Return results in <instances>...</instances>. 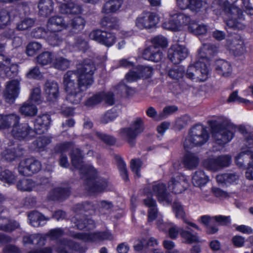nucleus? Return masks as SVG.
<instances>
[{
	"instance_id": "51",
	"label": "nucleus",
	"mask_w": 253,
	"mask_h": 253,
	"mask_svg": "<svg viewBox=\"0 0 253 253\" xmlns=\"http://www.w3.org/2000/svg\"><path fill=\"white\" fill-rule=\"evenodd\" d=\"M239 131L244 136L246 145L250 147H253V131H248L245 126H240L238 128Z\"/></svg>"
},
{
	"instance_id": "31",
	"label": "nucleus",
	"mask_w": 253,
	"mask_h": 253,
	"mask_svg": "<svg viewBox=\"0 0 253 253\" xmlns=\"http://www.w3.org/2000/svg\"><path fill=\"white\" fill-rule=\"evenodd\" d=\"M218 183L229 184L237 183L239 179V175L236 173H229L218 174L216 177Z\"/></svg>"
},
{
	"instance_id": "36",
	"label": "nucleus",
	"mask_w": 253,
	"mask_h": 253,
	"mask_svg": "<svg viewBox=\"0 0 253 253\" xmlns=\"http://www.w3.org/2000/svg\"><path fill=\"white\" fill-rule=\"evenodd\" d=\"M216 70L219 74L223 77L230 75L232 70L230 63L224 60H218L216 61Z\"/></svg>"
},
{
	"instance_id": "64",
	"label": "nucleus",
	"mask_w": 253,
	"mask_h": 253,
	"mask_svg": "<svg viewBox=\"0 0 253 253\" xmlns=\"http://www.w3.org/2000/svg\"><path fill=\"white\" fill-rule=\"evenodd\" d=\"M51 142L50 139L46 136L39 137L35 142L34 144L39 149H43Z\"/></svg>"
},
{
	"instance_id": "54",
	"label": "nucleus",
	"mask_w": 253,
	"mask_h": 253,
	"mask_svg": "<svg viewBox=\"0 0 253 253\" xmlns=\"http://www.w3.org/2000/svg\"><path fill=\"white\" fill-rule=\"evenodd\" d=\"M35 22L32 18H26L18 22L16 28L19 31L27 30L34 26Z\"/></svg>"
},
{
	"instance_id": "3",
	"label": "nucleus",
	"mask_w": 253,
	"mask_h": 253,
	"mask_svg": "<svg viewBox=\"0 0 253 253\" xmlns=\"http://www.w3.org/2000/svg\"><path fill=\"white\" fill-rule=\"evenodd\" d=\"M224 5V11L229 15V18L225 20L226 26L234 30H242L245 28V18L243 12L234 5L237 0H221Z\"/></svg>"
},
{
	"instance_id": "34",
	"label": "nucleus",
	"mask_w": 253,
	"mask_h": 253,
	"mask_svg": "<svg viewBox=\"0 0 253 253\" xmlns=\"http://www.w3.org/2000/svg\"><path fill=\"white\" fill-rule=\"evenodd\" d=\"M199 163V158L194 153H188L185 154L183 164L185 167L189 169L196 168Z\"/></svg>"
},
{
	"instance_id": "6",
	"label": "nucleus",
	"mask_w": 253,
	"mask_h": 253,
	"mask_svg": "<svg viewBox=\"0 0 253 253\" xmlns=\"http://www.w3.org/2000/svg\"><path fill=\"white\" fill-rule=\"evenodd\" d=\"M144 129L143 120L140 118H136L132 122L129 127H126L120 130L121 137L126 141L132 146L135 143L137 136L143 132Z\"/></svg>"
},
{
	"instance_id": "1",
	"label": "nucleus",
	"mask_w": 253,
	"mask_h": 253,
	"mask_svg": "<svg viewBox=\"0 0 253 253\" xmlns=\"http://www.w3.org/2000/svg\"><path fill=\"white\" fill-rule=\"evenodd\" d=\"M96 68L90 59L84 60L77 65L75 72L68 71L64 76L63 84L67 93L66 100L73 104H78L86 91L93 83V75Z\"/></svg>"
},
{
	"instance_id": "20",
	"label": "nucleus",
	"mask_w": 253,
	"mask_h": 253,
	"mask_svg": "<svg viewBox=\"0 0 253 253\" xmlns=\"http://www.w3.org/2000/svg\"><path fill=\"white\" fill-rule=\"evenodd\" d=\"M44 89L49 101H56L59 96V86L56 82L47 81L44 84Z\"/></svg>"
},
{
	"instance_id": "41",
	"label": "nucleus",
	"mask_w": 253,
	"mask_h": 253,
	"mask_svg": "<svg viewBox=\"0 0 253 253\" xmlns=\"http://www.w3.org/2000/svg\"><path fill=\"white\" fill-rule=\"evenodd\" d=\"M192 180L194 186L200 187L208 182L209 178L203 171L197 170L193 175Z\"/></svg>"
},
{
	"instance_id": "22",
	"label": "nucleus",
	"mask_w": 253,
	"mask_h": 253,
	"mask_svg": "<svg viewBox=\"0 0 253 253\" xmlns=\"http://www.w3.org/2000/svg\"><path fill=\"white\" fill-rule=\"evenodd\" d=\"M172 210L176 218L182 219L185 223L198 230H200L199 227L196 224L187 220L184 208L179 202L175 201L173 202Z\"/></svg>"
},
{
	"instance_id": "4",
	"label": "nucleus",
	"mask_w": 253,
	"mask_h": 253,
	"mask_svg": "<svg viewBox=\"0 0 253 253\" xmlns=\"http://www.w3.org/2000/svg\"><path fill=\"white\" fill-rule=\"evenodd\" d=\"M211 127L212 137L216 143L221 145L231 140L236 130L235 126L228 122L215 123Z\"/></svg>"
},
{
	"instance_id": "55",
	"label": "nucleus",
	"mask_w": 253,
	"mask_h": 253,
	"mask_svg": "<svg viewBox=\"0 0 253 253\" xmlns=\"http://www.w3.org/2000/svg\"><path fill=\"white\" fill-rule=\"evenodd\" d=\"M152 46H155L156 49L160 47H166L168 45V41L166 38L162 36H157L151 39Z\"/></svg>"
},
{
	"instance_id": "49",
	"label": "nucleus",
	"mask_w": 253,
	"mask_h": 253,
	"mask_svg": "<svg viewBox=\"0 0 253 253\" xmlns=\"http://www.w3.org/2000/svg\"><path fill=\"white\" fill-rule=\"evenodd\" d=\"M189 31L196 35L205 34L207 32V26L204 24L191 23L188 26Z\"/></svg>"
},
{
	"instance_id": "24",
	"label": "nucleus",
	"mask_w": 253,
	"mask_h": 253,
	"mask_svg": "<svg viewBox=\"0 0 253 253\" xmlns=\"http://www.w3.org/2000/svg\"><path fill=\"white\" fill-rule=\"evenodd\" d=\"M30 223L34 227H37L44 225L46 221L50 219L49 217L45 216L42 213L33 211L28 214Z\"/></svg>"
},
{
	"instance_id": "8",
	"label": "nucleus",
	"mask_w": 253,
	"mask_h": 253,
	"mask_svg": "<svg viewBox=\"0 0 253 253\" xmlns=\"http://www.w3.org/2000/svg\"><path fill=\"white\" fill-rule=\"evenodd\" d=\"M20 119L13 126L11 135L19 140H27L32 139L35 135V131L27 123H20Z\"/></svg>"
},
{
	"instance_id": "19",
	"label": "nucleus",
	"mask_w": 253,
	"mask_h": 253,
	"mask_svg": "<svg viewBox=\"0 0 253 253\" xmlns=\"http://www.w3.org/2000/svg\"><path fill=\"white\" fill-rule=\"evenodd\" d=\"M50 116L48 114H43L39 116L35 121V128L36 134H42L46 131L50 124Z\"/></svg>"
},
{
	"instance_id": "12",
	"label": "nucleus",
	"mask_w": 253,
	"mask_h": 253,
	"mask_svg": "<svg viewBox=\"0 0 253 253\" xmlns=\"http://www.w3.org/2000/svg\"><path fill=\"white\" fill-rule=\"evenodd\" d=\"M89 37L90 39L107 47L113 45L116 41V37L113 33L100 30L92 31Z\"/></svg>"
},
{
	"instance_id": "16",
	"label": "nucleus",
	"mask_w": 253,
	"mask_h": 253,
	"mask_svg": "<svg viewBox=\"0 0 253 253\" xmlns=\"http://www.w3.org/2000/svg\"><path fill=\"white\" fill-rule=\"evenodd\" d=\"M218 47L212 43H207L203 44L198 50V56L199 60L208 63V62L218 52Z\"/></svg>"
},
{
	"instance_id": "29",
	"label": "nucleus",
	"mask_w": 253,
	"mask_h": 253,
	"mask_svg": "<svg viewBox=\"0 0 253 253\" xmlns=\"http://www.w3.org/2000/svg\"><path fill=\"white\" fill-rule=\"evenodd\" d=\"M18 119H20V117L14 114L5 116L0 115V129L9 128L10 126L12 127Z\"/></svg>"
},
{
	"instance_id": "9",
	"label": "nucleus",
	"mask_w": 253,
	"mask_h": 253,
	"mask_svg": "<svg viewBox=\"0 0 253 253\" xmlns=\"http://www.w3.org/2000/svg\"><path fill=\"white\" fill-rule=\"evenodd\" d=\"M159 22L157 15L153 12L144 11L135 19V26L140 30L154 27Z\"/></svg>"
},
{
	"instance_id": "30",
	"label": "nucleus",
	"mask_w": 253,
	"mask_h": 253,
	"mask_svg": "<svg viewBox=\"0 0 253 253\" xmlns=\"http://www.w3.org/2000/svg\"><path fill=\"white\" fill-rule=\"evenodd\" d=\"M179 233L181 237L185 240V242L187 244H191L200 242V239L197 234L194 232L188 227H187L185 229H180Z\"/></svg>"
},
{
	"instance_id": "13",
	"label": "nucleus",
	"mask_w": 253,
	"mask_h": 253,
	"mask_svg": "<svg viewBox=\"0 0 253 253\" xmlns=\"http://www.w3.org/2000/svg\"><path fill=\"white\" fill-rule=\"evenodd\" d=\"M188 54L187 48L182 45L175 44L169 49L168 57L174 64H179L185 59Z\"/></svg>"
},
{
	"instance_id": "50",
	"label": "nucleus",
	"mask_w": 253,
	"mask_h": 253,
	"mask_svg": "<svg viewBox=\"0 0 253 253\" xmlns=\"http://www.w3.org/2000/svg\"><path fill=\"white\" fill-rule=\"evenodd\" d=\"M104 95V92H100L93 95L86 101L85 105L88 107H92L97 105L103 100Z\"/></svg>"
},
{
	"instance_id": "28",
	"label": "nucleus",
	"mask_w": 253,
	"mask_h": 253,
	"mask_svg": "<svg viewBox=\"0 0 253 253\" xmlns=\"http://www.w3.org/2000/svg\"><path fill=\"white\" fill-rule=\"evenodd\" d=\"M3 158L8 161L11 162L23 155L22 149L18 147L6 149L2 153Z\"/></svg>"
},
{
	"instance_id": "40",
	"label": "nucleus",
	"mask_w": 253,
	"mask_h": 253,
	"mask_svg": "<svg viewBox=\"0 0 253 253\" xmlns=\"http://www.w3.org/2000/svg\"><path fill=\"white\" fill-rule=\"evenodd\" d=\"M100 24L103 27L110 30L118 29L119 27L118 19L111 16L104 17L100 21Z\"/></svg>"
},
{
	"instance_id": "21",
	"label": "nucleus",
	"mask_w": 253,
	"mask_h": 253,
	"mask_svg": "<svg viewBox=\"0 0 253 253\" xmlns=\"http://www.w3.org/2000/svg\"><path fill=\"white\" fill-rule=\"evenodd\" d=\"M204 2L202 0H178V6L181 9H189L192 11H200Z\"/></svg>"
},
{
	"instance_id": "57",
	"label": "nucleus",
	"mask_w": 253,
	"mask_h": 253,
	"mask_svg": "<svg viewBox=\"0 0 253 253\" xmlns=\"http://www.w3.org/2000/svg\"><path fill=\"white\" fill-rule=\"evenodd\" d=\"M42 47L41 43L38 42H31L26 47V53L32 56L37 53Z\"/></svg>"
},
{
	"instance_id": "63",
	"label": "nucleus",
	"mask_w": 253,
	"mask_h": 253,
	"mask_svg": "<svg viewBox=\"0 0 253 253\" xmlns=\"http://www.w3.org/2000/svg\"><path fill=\"white\" fill-rule=\"evenodd\" d=\"M9 22V12L5 9L0 10V28H3Z\"/></svg>"
},
{
	"instance_id": "62",
	"label": "nucleus",
	"mask_w": 253,
	"mask_h": 253,
	"mask_svg": "<svg viewBox=\"0 0 253 253\" xmlns=\"http://www.w3.org/2000/svg\"><path fill=\"white\" fill-rule=\"evenodd\" d=\"M95 134L99 139L107 145H113L116 142L115 138L112 136L100 132H96Z\"/></svg>"
},
{
	"instance_id": "44",
	"label": "nucleus",
	"mask_w": 253,
	"mask_h": 253,
	"mask_svg": "<svg viewBox=\"0 0 253 253\" xmlns=\"http://www.w3.org/2000/svg\"><path fill=\"white\" fill-rule=\"evenodd\" d=\"M19 110L20 113L25 116H33L37 113V109L36 106L30 101L25 102L20 108Z\"/></svg>"
},
{
	"instance_id": "37",
	"label": "nucleus",
	"mask_w": 253,
	"mask_h": 253,
	"mask_svg": "<svg viewBox=\"0 0 253 253\" xmlns=\"http://www.w3.org/2000/svg\"><path fill=\"white\" fill-rule=\"evenodd\" d=\"M53 4L52 0H40L38 4L40 14L43 16L50 14L53 10Z\"/></svg>"
},
{
	"instance_id": "7",
	"label": "nucleus",
	"mask_w": 253,
	"mask_h": 253,
	"mask_svg": "<svg viewBox=\"0 0 253 253\" xmlns=\"http://www.w3.org/2000/svg\"><path fill=\"white\" fill-rule=\"evenodd\" d=\"M169 16L171 19L163 24V27L169 30L177 31L181 26L189 24L191 21L189 15L175 10L171 11Z\"/></svg>"
},
{
	"instance_id": "38",
	"label": "nucleus",
	"mask_w": 253,
	"mask_h": 253,
	"mask_svg": "<svg viewBox=\"0 0 253 253\" xmlns=\"http://www.w3.org/2000/svg\"><path fill=\"white\" fill-rule=\"evenodd\" d=\"M20 224L16 221H9L8 218L0 216V230L11 232L19 227Z\"/></svg>"
},
{
	"instance_id": "48",
	"label": "nucleus",
	"mask_w": 253,
	"mask_h": 253,
	"mask_svg": "<svg viewBox=\"0 0 253 253\" xmlns=\"http://www.w3.org/2000/svg\"><path fill=\"white\" fill-rule=\"evenodd\" d=\"M54 55L52 53L45 51L42 53L37 57V61L39 64L44 66L49 64L52 65Z\"/></svg>"
},
{
	"instance_id": "10",
	"label": "nucleus",
	"mask_w": 253,
	"mask_h": 253,
	"mask_svg": "<svg viewBox=\"0 0 253 253\" xmlns=\"http://www.w3.org/2000/svg\"><path fill=\"white\" fill-rule=\"evenodd\" d=\"M41 169V162L33 158H31L24 159L19 163L18 171L21 175L29 176L38 172Z\"/></svg>"
},
{
	"instance_id": "32",
	"label": "nucleus",
	"mask_w": 253,
	"mask_h": 253,
	"mask_svg": "<svg viewBox=\"0 0 253 253\" xmlns=\"http://www.w3.org/2000/svg\"><path fill=\"white\" fill-rule=\"evenodd\" d=\"M69 188L58 187L53 189L49 193V198L52 200H63L69 196Z\"/></svg>"
},
{
	"instance_id": "53",
	"label": "nucleus",
	"mask_w": 253,
	"mask_h": 253,
	"mask_svg": "<svg viewBox=\"0 0 253 253\" xmlns=\"http://www.w3.org/2000/svg\"><path fill=\"white\" fill-rule=\"evenodd\" d=\"M184 73V69L182 66H176L169 72V76L172 79L178 80L182 78Z\"/></svg>"
},
{
	"instance_id": "18",
	"label": "nucleus",
	"mask_w": 253,
	"mask_h": 253,
	"mask_svg": "<svg viewBox=\"0 0 253 253\" xmlns=\"http://www.w3.org/2000/svg\"><path fill=\"white\" fill-rule=\"evenodd\" d=\"M152 192L153 194L157 197L160 202H166L169 203L172 201L169 194L167 192L166 184L163 183H154L152 186Z\"/></svg>"
},
{
	"instance_id": "5",
	"label": "nucleus",
	"mask_w": 253,
	"mask_h": 253,
	"mask_svg": "<svg viewBox=\"0 0 253 253\" xmlns=\"http://www.w3.org/2000/svg\"><path fill=\"white\" fill-rule=\"evenodd\" d=\"M209 134L206 128L202 125H197L192 127L188 137L184 142L185 149H189L195 146H201L207 142Z\"/></svg>"
},
{
	"instance_id": "15",
	"label": "nucleus",
	"mask_w": 253,
	"mask_h": 253,
	"mask_svg": "<svg viewBox=\"0 0 253 253\" xmlns=\"http://www.w3.org/2000/svg\"><path fill=\"white\" fill-rule=\"evenodd\" d=\"M74 238L88 241L91 240L103 241L105 240H112L113 238V235L108 231L103 232H96L93 234H86L83 233H77L73 235Z\"/></svg>"
},
{
	"instance_id": "60",
	"label": "nucleus",
	"mask_w": 253,
	"mask_h": 253,
	"mask_svg": "<svg viewBox=\"0 0 253 253\" xmlns=\"http://www.w3.org/2000/svg\"><path fill=\"white\" fill-rule=\"evenodd\" d=\"M140 79L141 78H150L152 73V69L151 67L139 66L136 68Z\"/></svg>"
},
{
	"instance_id": "52",
	"label": "nucleus",
	"mask_w": 253,
	"mask_h": 253,
	"mask_svg": "<svg viewBox=\"0 0 253 253\" xmlns=\"http://www.w3.org/2000/svg\"><path fill=\"white\" fill-rule=\"evenodd\" d=\"M4 67L2 71H4V74L6 76L9 78H13L16 76L18 73V65L14 63H11V60L10 59V64L7 65Z\"/></svg>"
},
{
	"instance_id": "58",
	"label": "nucleus",
	"mask_w": 253,
	"mask_h": 253,
	"mask_svg": "<svg viewBox=\"0 0 253 253\" xmlns=\"http://www.w3.org/2000/svg\"><path fill=\"white\" fill-rule=\"evenodd\" d=\"M233 43L230 47L231 50L236 56H240L244 53L245 51L244 46L242 41H236Z\"/></svg>"
},
{
	"instance_id": "59",
	"label": "nucleus",
	"mask_w": 253,
	"mask_h": 253,
	"mask_svg": "<svg viewBox=\"0 0 253 253\" xmlns=\"http://www.w3.org/2000/svg\"><path fill=\"white\" fill-rule=\"evenodd\" d=\"M247 146L248 148L243 149L241 152L244 156V158L248 162V166L253 167V151L252 149L253 147Z\"/></svg>"
},
{
	"instance_id": "25",
	"label": "nucleus",
	"mask_w": 253,
	"mask_h": 253,
	"mask_svg": "<svg viewBox=\"0 0 253 253\" xmlns=\"http://www.w3.org/2000/svg\"><path fill=\"white\" fill-rule=\"evenodd\" d=\"M68 26L63 18L58 16L50 18L47 24V30L51 31H58L61 28H67Z\"/></svg>"
},
{
	"instance_id": "45",
	"label": "nucleus",
	"mask_w": 253,
	"mask_h": 253,
	"mask_svg": "<svg viewBox=\"0 0 253 253\" xmlns=\"http://www.w3.org/2000/svg\"><path fill=\"white\" fill-rule=\"evenodd\" d=\"M85 24V20L81 16H77L72 19L67 25H68V27H71L76 32L82 30Z\"/></svg>"
},
{
	"instance_id": "47",
	"label": "nucleus",
	"mask_w": 253,
	"mask_h": 253,
	"mask_svg": "<svg viewBox=\"0 0 253 253\" xmlns=\"http://www.w3.org/2000/svg\"><path fill=\"white\" fill-rule=\"evenodd\" d=\"M115 159L121 176L125 181H127L128 180V177L126 166L125 162L124 161L122 158L119 155H116L115 156Z\"/></svg>"
},
{
	"instance_id": "23",
	"label": "nucleus",
	"mask_w": 253,
	"mask_h": 253,
	"mask_svg": "<svg viewBox=\"0 0 253 253\" xmlns=\"http://www.w3.org/2000/svg\"><path fill=\"white\" fill-rule=\"evenodd\" d=\"M163 56L162 52L160 49H156L155 46H150L146 48L143 52L144 59L157 62L160 61Z\"/></svg>"
},
{
	"instance_id": "43",
	"label": "nucleus",
	"mask_w": 253,
	"mask_h": 253,
	"mask_svg": "<svg viewBox=\"0 0 253 253\" xmlns=\"http://www.w3.org/2000/svg\"><path fill=\"white\" fill-rule=\"evenodd\" d=\"M36 183L30 179L23 178L18 181L17 188L21 191L30 192L36 187Z\"/></svg>"
},
{
	"instance_id": "2",
	"label": "nucleus",
	"mask_w": 253,
	"mask_h": 253,
	"mask_svg": "<svg viewBox=\"0 0 253 253\" xmlns=\"http://www.w3.org/2000/svg\"><path fill=\"white\" fill-rule=\"evenodd\" d=\"M71 158L72 165L79 169L85 179L86 190L92 193L104 191L108 186L107 182L105 179L97 177L96 170L92 166L83 164V156L79 149L73 150Z\"/></svg>"
},
{
	"instance_id": "56",
	"label": "nucleus",
	"mask_w": 253,
	"mask_h": 253,
	"mask_svg": "<svg viewBox=\"0 0 253 253\" xmlns=\"http://www.w3.org/2000/svg\"><path fill=\"white\" fill-rule=\"evenodd\" d=\"M0 180L9 184L15 181V176L12 172L7 169L0 172Z\"/></svg>"
},
{
	"instance_id": "14",
	"label": "nucleus",
	"mask_w": 253,
	"mask_h": 253,
	"mask_svg": "<svg viewBox=\"0 0 253 253\" xmlns=\"http://www.w3.org/2000/svg\"><path fill=\"white\" fill-rule=\"evenodd\" d=\"M20 80L16 79L7 82L4 92V98L6 102L13 103L18 97L20 91Z\"/></svg>"
},
{
	"instance_id": "39",
	"label": "nucleus",
	"mask_w": 253,
	"mask_h": 253,
	"mask_svg": "<svg viewBox=\"0 0 253 253\" xmlns=\"http://www.w3.org/2000/svg\"><path fill=\"white\" fill-rule=\"evenodd\" d=\"M122 3V0H109L104 4L102 12L106 14L115 12L120 8Z\"/></svg>"
},
{
	"instance_id": "35",
	"label": "nucleus",
	"mask_w": 253,
	"mask_h": 253,
	"mask_svg": "<svg viewBox=\"0 0 253 253\" xmlns=\"http://www.w3.org/2000/svg\"><path fill=\"white\" fill-rule=\"evenodd\" d=\"M59 9L61 13L67 14H77L82 11L81 7L73 2L61 4Z\"/></svg>"
},
{
	"instance_id": "26",
	"label": "nucleus",
	"mask_w": 253,
	"mask_h": 253,
	"mask_svg": "<svg viewBox=\"0 0 253 253\" xmlns=\"http://www.w3.org/2000/svg\"><path fill=\"white\" fill-rule=\"evenodd\" d=\"M146 206L149 208L148 211V221H153L158 216V211L156 201L152 197H148L143 200Z\"/></svg>"
},
{
	"instance_id": "17",
	"label": "nucleus",
	"mask_w": 253,
	"mask_h": 253,
	"mask_svg": "<svg viewBox=\"0 0 253 253\" xmlns=\"http://www.w3.org/2000/svg\"><path fill=\"white\" fill-rule=\"evenodd\" d=\"M187 186L188 182L186 177L179 174L172 178L169 184V189L175 194L181 193Z\"/></svg>"
},
{
	"instance_id": "33",
	"label": "nucleus",
	"mask_w": 253,
	"mask_h": 253,
	"mask_svg": "<svg viewBox=\"0 0 253 253\" xmlns=\"http://www.w3.org/2000/svg\"><path fill=\"white\" fill-rule=\"evenodd\" d=\"M197 63H199L201 67L196 68L197 70L194 74L195 80L204 82L208 78L209 74L208 63L200 60L197 61Z\"/></svg>"
},
{
	"instance_id": "42",
	"label": "nucleus",
	"mask_w": 253,
	"mask_h": 253,
	"mask_svg": "<svg viewBox=\"0 0 253 253\" xmlns=\"http://www.w3.org/2000/svg\"><path fill=\"white\" fill-rule=\"evenodd\" d=\"M51 66L58 70H65L69 68L70 61L62 56H54Z\"/></svg>"
},
{
	"instance_id": "27",
	"label": "nucleus",
	"mask_w": 253,
	"mask_h": 253,
	"mask_svg": "<svg viewBox=\"0 0 253 253\" xmlns=\"http://www.w3.org/2000/svg\"><path fill=\"white\" fill-rule=\"evenodd\" d=\"M79 247L74 242L64 239L60 240L56 249L58 253H70L71 250H77Z\"/></svg>"
},
{
	"instance_id": "46",
	"label": "nucleus",
	"mask_w": 253,
	"mask_h": 253,
	"mask_svg": "<svg viewBox=\"0 0 253 253\" xmlns=\"http://www.w3.org/2000/svg\"><path fill=\"white\" fill-rule=\"evenodd\" d=\"M56 32L49 31L46 38L48 43L53 46L59 45L63 41L61 36Z\"/></svg>"
},
{
	"instance_id": "61",
	"label": "nucleus",
	"mask_w": 253,
	"mask_h": 253,
	"mask_svg": "<svg viewBox=\"0 0 253 253\" xmlns=\"http://www.w3.org/2000/svg\"><path fill=\"white\" fill-rule=\"evenodd\" d=\"M118 116L115 110H110L108 111L101 117L100 121L103 124H107L113 121Z\"/></svg>"
},
{
	"instance_id": "11",
	"label": "nucleus",
	"mask_w": 253,
	"mask_h": 253,
	"mask_svg": "<svg viewBox=\"0 0 253 253\" xmlns=\"http://www.w3.org/2000/svg\"><path fill=\"white\" fill-rule=\"evenodd\" d=\"M231 157L228 155H222L216 158H209L203 162V166L208 169L217 171L229 166Z\"/></svg>"
}]
</instances>
